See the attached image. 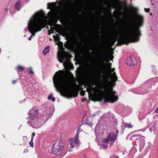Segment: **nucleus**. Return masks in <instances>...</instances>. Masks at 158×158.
I'll return each mask as SVG.
<instances>
[{
	"label": "nucleus",
	"mask_w": 158,
	"mask_h": 158,
	"mask_svg": "<svg viewBox=\"0 0 158 158\" xmlns=\"http://www.w3.org/2000/svg\"><path fill=\"white\" fill-rule=\"evenodd\" d=\"M62 72L61 70L56 72L53 78L56 90L58 92L62 91L64 95L68 98L77 96L78 94L71 90L69 83Z\"/></svg>",
	"instance_id": "1"
},
{
	"label": "nucleus",
	"mask_w": 158,
	"mask_h": 158,
	"mask_svg": "<svg viewBox=\"0 0 158 158\" xmlns=\"http://www.w3.org/2000/svg\"><path fill=\"white\" fill-rule=\"evenodd\" d=\"M137 25H130L125 30L124 35L133 42H138L141 33L139 27L143 26V17L140 15L137 16Z\"/></svg>",
	"instance_id": "2"
},
{
	"label": "nucleus",
	"mask_w": 158,
	"mask_h": 158,
	"mask_svg": "<svg viewBox=\"0 0 158 158\" xmlns=\"http://www.w3.org/2000/svg\"><path fill=\"white\" fill-rule=\"evenodd\" d=\"M27 27L31 33L34 32L35 34L41 31L44 27V23L41 14L37 12L34 15L29 21Z\"/></svg>",
	"instance_id": "3"
},
{
	"label": "nucleus",
	"mask_w": 158,
	"mask_h": 158,
	"mask_svg": "<svg viewBox=\"0 0 158 158\" xmlns=\"http://www.w3.org/2000/svg\"><path fill=\"white\" fill-rule=\"evenodd\" d=\"M105 64L103 61L102 60L100 63L98 65L97 67L94 70L89 71L88 74L90 76L94 77L96 75H98L99 73V72L101 70L103 69Z\"/></svg>",
	"instance_id": "4"
},
{
	"label": "nucleus",
	"mask_w": 158,
	"mask_h": 158,
	"mask_svg": "<svg viewBox=\"0 0 158 158\" xmlns=\"http://www.w3.org/2000/svg\"><path fill=\"white\" fill-rule=\"evenodd\" d=\"M52 146V151L55 155H60L63 152L64 146L62 143L60 142L57 144H55Z\"/></svg>",
	"instance_id": "5"
},
{
	"label": "nucleus",
	"mask_w": 158,
	"mask_h": 158,
	"mask_svg": "<svg viewBox=\"0 0 158 158\" xmlns=\"http://www.w3.org/2000/svg\"><path fill=\"white\" fill-rule=\"evenodd\" d=\"M118 99V97L114 95V94L113 92V89H111L110 92L105 97V102L113 103L116 101Z\"/></svg>",
	"instance_id": "6"
},
{
	"label": "nucleus",
	"mask_w": 158,
	"mask_h": 158,
	"mask_svg": "<svg viewBox=\"0 0 158 158\" xmlns=\"http://www.w3.org/2000/svg\"><path fill=\"white\" fill-rule=\"evenodd\" d=\"M125 63L128 65L133 66L137 63L136 59L134 57L130 56L125 60Z\"/></svg>",
	"instance_id": "7"
},
{
	"label": "nucleus",
	"mask_w": 158,
	"mask_h": 158,
	"mask_svg": "<svg viewBox=\"0 0 158 158\" xmlns=\"http://www.w3.org/2000/svg\"><path fill=\"white\" fill-rule=\"evenodd\" d=\"M79 135H76V137L72 138L70 140V145L71 148H73L74 147V143L76 145V146L80 145V141L79 140Z\"/></svg>",
	"instance_id": "8"
},
{
	"label": "nucleus",
	"mask_w": 158,
	"mask_h": 158,
	"mask_svg": "<svg viewBox=\"0 0 158 158\" xmlns=\"http://www.w3.org/2000/svg\"><path fill=\"white\" fill-rule=\"evenodd\" d=\"M116 132V135L115 133H110L108 134V138L109 139L110 141L113 143L115 141L116 139H117L118 136L117 134L118 131L117 130V131Z\"/></svg>",
	"instance_id": "9"
},
{
	"label": "nucleus",
	"mask_w": 158,
	"mask_h": 158,
	"mask_svg": "<svg viewBox=\"0 0 158 158\" xmlns=\"http://www.w3.org/2000/svg\"><path fill=\"white\" fill-rule=\"evenodd\" d=\"M98 88L101 89V91H100L102 93H103V92L102 91L103 89H105L106 87V85L105 84L102 83L101 81H99L96 85Z\"/></svg>",
	"instance_id": "10"
},
{
	"label": "nucleus",
	"mask_w": 158,
	"mask_h": 158,
	"mask_svg": "<svg viewBox=\"0 0 158 158\" xmlns=\"http://www.w3.org/2000/svg\"><path fill=\"white\" fill-rule=\"evenodd\" d=\"M40 119L39 118L38 120H35V122H34L33 124V127L36 128H38L40 127V126H41L43 123L42 122L41 123Z\"/></svg>",
	"instance_id": "11"
},
{
	"label": "nucleus",
	"mask_w": 158,
	"mask_h": 158,
	"mask_svg": "<svg viewBox=\"0 0 158 158\" xmlns=\"http://www.w3.org/2000/svg\"><path fill=\"white\" fill-rule=\"evenodd\" d=\"M58 59L60 63H63L64 61H65L67 60L66 57L64 55H62L60 56V58L61 60H60L59 57H58Z\"/></svg>",
	"instance_id": "12"
},
{
	"label": "nucleus",
	"mask_w": 158,
	"mask_h": 158,
	"mask_svg": "<svg viewBox=\"0 0 158 158\" xmlns=\"http://www.w3.org/2000/svg\"><path fill=\"white\" fill-rule=\"evenodd\" d=\"M66 6H67L73 0H60Z\"/></svg>",
	"instance_id": "13"
},
{
	"label": "nucleus",
	"mask_w": 158,
	"mask_h": 158,
	"mask_svg": "<svg viewBox=\"0 0 158 158\" xmlns=\"http://www.w3.org/2000/svg\"><path fill=\"white\" fill-rule=\"evenodd\" d=\"M140 139L141 142L140 143V146L141 147L143 148L145 144V140L144 138V137L143 136H141Z\"/></svg>",
	"instance_id": "14"
},
{
	"label": "nucleus",
	"mask_w": 158,
	"mask_h": 158,
	"mask_svg": "<svg viewBox=\"0 0 158 158\" xmlns=\"http://www.w3.org/2000/svg\"><path fill=\"white\" fill-rule=\"evenodd\" d=\"M21 1L19 0L18 1L17 3H16L15 5V8L16 9H18V10L19 11L20 9L21 8H20V4H21Z\"/></svg>",
	"instance_id": "15"
},
{
	"label": "nucleus",
	"mask_w": 158,
	"mask_h": 158,
	"mask_svg": "<svg viewBox=\"0 0 158 158\" xmlns=\"http://www.w3.org/2000/svg\"><path fill=\"white\" fill-rule=\"evenodd\" d=\"M30 113H33V114H38L39 113V111L37 109L35 108H32L29 111Z\"/></svg>",
	"instance_id": "16"
},
{
	"label": "nucleus",
	"mask_w": 158,
	"mask_h": 158,
	"mask_svg": "<svg viewBox=\"0 0 158 158\" xmlns=\"http://www.w3.org/2000/svg\"><path fill=\"white\" fill-rule=\"evenodd\" d=\"M124 126L125 127H127L128 128H131L133 127V126L131 123H126L124 124Z\"/></svg>",
	"instance_id": "17"
},
{
	"label": "nucleus",
	"mask_w": 158,
	"mask_h": 158,
	"mask_svg": "<svg viewBox=\"0 0 158 158\" xmlns=\"http://www.w3.org/2000/svg\"><path fill=\"white\" fill-rule=\"evenodd\" d=\"M49 46L46 47L44 50L43 51V53L44 55H46L47 54V53L49 52Z\"/></svg>",
	"instance_id": "18"
},
{
	"label": "nucleus",
	"mask_w": 158,
	"mask_h": 158,
	"mask_svg": "<svg viewBox=\"0 0 158 158\" xmlns=\"http://www.w3.org/2000/svg\"><path fill=\"white\" fill-rule=\"evenodd\" d=\"M55 5L53 3H48L47 9H49L50 8H53L54 7Z\"/></svg>",
	"instance_id": "19"
},
{
	"label": "nucleus",
	"mask_w": 158,
	"mask_h": 158,
	"mask_svg": "<svg viewBox=\"0 0 158 158\" xmlns=\"http://www.w3.org/2000/svg\"><path fill=\"white\" fill-rule=\"evenodd\" d=\"M29 114H30V117L32 119H34L36 117V115H35L33 113L29 112Z\"/></svg>",
	"instance_id": "20"
},
{
	"label": "nucleus",
	"mask_w": 158,
	"mask_h": 158,
	"mask_svg": "<svg viewBox=\"0 0 158 158\" xmlns=\"http://www.w3.org/2000/svg\"><path fill=\"white\" fill-rule=\"evenodd\" d=\"M110 141V140L108 138V136L106 139H104L103 141V142L106 143H108Z\"/></svg>",
	"instance_id": "21"
},
{
	"label": "nucleus",
	"mask_w": 158,
	"mask_h": 158,
	"mask_svg": "<svg viewBox=\"0 0 158 158\" xmlns=\"http://www.w3.org/2000/svg\"><path fill=\"white\" fill-rule=\"evenodd\" d=\"M139 135H133L131 136V138L132 139H135V140H137V138L136 137L138 136Z\"/></svg>",
	"instance_id": "22"
},
{
	"label": "nucleus",
	"mask_w": 158,
	"mask_h": 158,
	"mask_svg": "<svg viewBox=\"0 0 158 158\" xmlns=\"http://www.w3.org/2000/svg\"><path fill=\"white\" fill-rule=\"evenodd\" d=\"M20 69V70H21L22 71H24V70L23 69V67H22L21 66L19 65L17 67V68L16 69Z\"/></svg>",
	"instance_id": "23"
},
{
	"label": "nucleus",
	"mask_w": 158,
	"mask_h": 158,
	"mask_svg": "<svg viewBox=\"0 0 158 158\" xmlns=\"http://www.w3.org/2000/svg\"><path fill=\"white\" fill-rule=\"evenodd\" d=\"M81 130V128H77V133H76V134H77V135H79V132H80V131Z\"/></svg>",
	"instance_id": "24"
},
{
	"label": "nucleus",
	"mask_w": 158,
	"mask_h": 158,
	"mask_svg": "<svg viewBox=\"0 0 158 158\" xmlns=\"http://www.w3.org/2000/svg\"><path fill=\"white\" fill-rule=\"evenodd\" d=\"M28 69L30 70V73L31 74H33V72L32 71V68L31 67H29Z\"/></svg>",
	"instance_id": "25"
},
{
	"label": "nucleus",
	"mask_w": 158,
	"mask_h": 158,
	"mask_svg": "<svg viewBox=\"0 0 158 158\" xmlns=\"http://www.w3.org/2000/svg\"><path fill=\"white\" fill-rule=\"evenodd\" d=\"M52 94H51L48 96V100H50L51 99V98H52Z\"/></svg>",
	"instance_id": "26"
},
{
	"label": "nucleus",
	"mask_w": 158,
	"mask_h": 158,
	"mask_svg": "<svg viewBox=\"0 0 158 158\" xmlns=\"http://www.w3.org/2000/svg\"><path fill=\"white\" fill-rule=\"evenodd\" d=\"M30 146L31 147H33V140H31V141L29 143Z\"/></svg>",
	"instance_id": "27"
},
{
	"label": "nucleus",
	"mask_w": 158,
	"mask_h": 158,
	"mask_svg": "<svg viewBox=\"0 0 158 158\" xmlns=\"http://www.w3.org/2000/svg\"><path fill=\"white\" fill-rule=\"evenodd\" d=\"M35 133H33L31 135V139L33 140V137L35 135Z\"/></svg>",
	"instance_id": "28"
},
{
	"label": "nucleus",
	"mask_w": 158,
	"mask_h": 158,
	"mask_svg": "<svg viewBox=\"0 0 158 158\" xmlns=\"http://www.w3.org/2000/svg\"><path fill=\"white\" fill-rule=\"evenodd\" d=\"M101 146L105 148H106L107 147V145L106 144H102Z\"/></svg>",
	"instance_id": "29"
},
{
	"label": "nucleus",
	"mask_w": 158,
	"mask_h": 158,
	"mask_svg": "<svg viewBox=\"0 0 158 158\" xmlns=\"http://www.w3.org/2000/svg\"><path fill=\"white\" fill-rule=\"evenodd\" d=\"M33 36H35V35L32 34L30 37L28 38V40H31V38Z\"/></svg>",
	"instance_id": "30"
},
{
	"label": "nucleus",
	"mask_w": 158,
	"mask_h": 158,
	"mask_svg": "<svg viewBox=\"0 0 158 158\" xmlns=\"http://www.w3.org/2000/svg\"><path fill=\"white\" fill-rule=\"evenodd\" d=\"M144 10H145V11L147 12H149L150 10V9L149 8L146 9V8H145Z\"/></svg>",
	"instance_id": "31"
},
{
	"label": "nucleus",
	"mask_w": 158,
	"mask_h": 158,
	"mask_svg": "<svg viewBox=\"0 0 158 158\" xmlns=\"http://www.w3.org/2000/svg\"><path fill=\"white\" fill-rule=\"evenodd\" d=\"M86 124L87 125H89V126H92V125H93V124H92V123H90V122H89V123H86Z\"/></svg>",
	"instance_id": "32"
},
{
	"label": "nucleus",
	"mask_w": 158,
	"mask_h": 158,
	"mask_svg": "<svg viewBox=\"0 0 158 158\" xmlns=\"http://www.w3.org/2000/svg\"><path fill=\"white\" fill-rule=\"evenodd\" d=\"M71 148V146L70 147V149L69 150V152H72V148Z\"/></svg>",
	"instance_id": "33"
},
{
	"label": "nucleus",
	"mask_w": 158,
	"mask_h": 158,
	"mask_svg": "<svg viewBox=\"0 0 158 158\" xmlns=\"http://www.w3.org/2000/svg\"><path fill=\"white\" fill-rule=\"evenodd\" d=\"M85 94V92H84L83 91V92H81V94L82 95V96H84Z\"/></svg>",
	"instance_id": "34"
},
{
	"label": "nucleus",
	"mask_w": 158,
	"mask_h": 158,
	"mask_svg": "<svg viewBox=\"0 0 158 158\" xmlns=\"http://www.w3.org/2000/svg\"><path fill=\"white\" fill-rule=\"evenodd\" d=\"M155 112L156 113H158V108L155 110Z\"/></svg>",
	"instance_id": "35"
},
{
	"label": "nucleus",
	"mask_w": 158,
	"mask_h": 158,
	"mask_svg": "<svg viewBox=\"0 0 158 158\" xmlns=\"http://www.w3.org/2000/svg\"><path fill=\"white\" fill-rule=\"evenodd\" d=\"M52 101H53V102H54L55 101V98L54 97H52Z\"/></svg>",
	"instance_id": "36"
},
{
	"label": "nucleus",
	"mask_w": 158,
	"mask_h": 158,
	"mask_svg": "<svg viewBox=\"0 0 158 158\" xmlns=\"http://www.w3.org/2000/svg\"><path fill=\"white\" fill-rule=\"evenodd\" d=\"M113 75V76H114L115 77L117 78V76H116V73L115 72H114Z\"/></svg>",
	"instance_id": "37"
},
{
	"label": "nucleus",
	"mask_w": 158,
	"mask_h": 158,
	"mask_svg": "<svg viewBox=\"0 0 158 158\" xmlns=\"http://www.w3.org/2000/svg\"><path fill=\"white\" fill-rule=\"evenodd\" d=\"M16 82V81H15V80H13L12 81V83H13V84H14L15 82Z\"/></svg>",
	"instance_id": "38"
},
{
	"label": "nucleus",
	"mask_w": 158,
	"mask_h": 158,
	"mask_svg": "<svg viewBox=\"0 0 158 158\" xmlns=\"http://www.w3.org/2000/svg\"><path fill=\"white\" fill-rule=\"evenodd\" d=\"M23 139H27V137L26 136H24L23 137Z\"/></svg>",
	"instance_id": "39"
},
{
	"label": "nucleus",
	"mask_w": 158,
	"mask_h": 158,
	"mask_svg": "<svg viewBox=\"0 0 158 158\" xmlns=\"http://www.w3.org/2000/svg\"><path fill=\"white\" fill-rule=\"evenodd\" d=\"M94 85H93V86H91V88H92L94 89H95V88H94L93 87Z\"/></svg>",
	"instance_id": "40"
},
{
	"label": "nucleus",
	"mask_w": 158,
	"mask_h": 158,
	"mask_svg": "<svg viewBox=\"0 0 158 158\" xmlns=\"http://www.w3.org/2000/svg\"><path fill=\"white\" fill-rule=\"evenodd\" d=\"M115 69L114 68H113L112 69V72H114V70Z\"/></svg>",
	"instance_id": "41"
},
{
	"label": "nucleus",
	"mask_w": 158,
	"mask_h": 158,
	"mask_svg": "<svg viewBox=\"0 0 158 158\" xmlns=\"http://www.w3.org/2000/svg\"><path fill=\"white\" fill-rule=\"evenodd\" d=\"M81 125H79L78 127V128H81Z\"/></svg>",
	"instance_id": "42"
},
{
	"label": "nucleus",
	"mask_w": 158,
	"mask_h": 158,
	"mask_svg": "<svg viewBox=\"0 0 158 158\" xmlns=\"http://www.w3.org/2000/svg\"><path fill=\"white\" fill-rule=\"evenodd\" d=\"M96 115V114H93L92 117H94V116Z\"/></svg>",
	"instance_id": "43"
},
{
	"label": "nucleus",
	"mask_w": 158,
	"mask_h": 158,
	"mask_svg": "<svg viewBox=\"0 0 158 158\" xmlns=\"http://www.w3.org/2000/svg\"><path fill=\"white\" fill-rule=\"evenodd\" d=\"M5 10H6L7 11V10H8V9H5Z\"/></svg>",
	"instance_id": "44"
},
{
	"label": "nucleus",
	"mask_w": 158,
	"mask_h": 158,
	"mask_svg": "<svg viewBox=\"0 0 158 158\" xmlns=\"http://www.w3.org/2000/svg\"><path fill=\"white\" fill-rule=\"evenodd\" d=\"M1 52V49L0 48V53Z\"/></svg>",
	"instance_id": "45"
},
{
	"label": "nucleus",
	"mask_w": 158,
	"mask_h": 158,
	"mask_svg": "<svg viewBox=\"0 0 158 158\" xmlns=\"http://www.w3.org/2000/svg\"><path fill=\"white\" fill-rule=\"evenodd\" d=\"M48 34H49V35H50V34H51V33H48Z\"/></svg>",
	"instance_id": "46"
},
{
	"label": "nucleus",
	"mask_w": 158,
	"mask_h": 158,
	"mask_svg": "<svg viewBox=\"0 0 158 158\" xmlns=\"http://www.w3.org/2000/svg\"><path fill=\"white\" fill-rule=\"evenodd\" d=\"M110 64V65H111V64Z\"/></svg>",
	"instance_id": "47"
},
{
	"label": "nucleus",
	"mask_w": 158,
	"mask_h": 158,
	"mask_svg": "<svg viewBox=\"0 0 158 158\" xmlns=\"http://www.w3.org/2000/svg\"><path fill=\"white\" fill-rule=\"evenodd\" d=\"M116 39H115V42L116 41Z\"/></svg>",
	"instance_id": "48"
},
{
	"label": "nucleus",
	"mask_w": 158,
	"mask_h": 158,
	"mask_svg": "<svg viewBox=\"0 0 158 158\" xmlns=\"http://www.w3.org/2000/svg\"><path fill=\"white\" fill-rule=\"evenodd\" d=\"M64 64H64H64H64Z\"/></svg>",
	"instance_id": "49"
},
{
	"label": "nucleus",
	"mask_w": 158,
	"mask_h": 158,
	"mask_svg": "<svg viewBox=\"0 0 158 158\" xmlns=\"http://www.w3.org/2000/svg\"><path fill=\"white\" fill-rule=\"evenodd\" d=\"M150 14L151 15H152V14L151 13H150Z\"/></svg>",
	"instance_id": "50"
}]
</instances>
